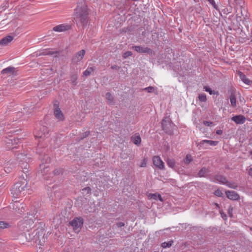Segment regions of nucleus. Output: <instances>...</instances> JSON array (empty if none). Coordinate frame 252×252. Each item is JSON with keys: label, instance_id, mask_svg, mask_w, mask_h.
Instances as JSON below:
<instances>
[{"label": "nucleus", "instance_id": "1", "mask_svg": "<svg viewBox=\"0 0 252 252\" xmlns=\"http://www.w3.org/2000/svg\"><path fill=\"white\" fill-rule=\"evenodd\" d=\"M74 19L78 27H84L87 26L89 20V12L85 4L77 5L75 9Z\"/></svg>", "mask_w": 252, "mask_h": 252}, {"label": "nucleus", "instance_id": "2", "mask_svg": "<svg viewBox=\"0 0 252 252\" xmlns=\"http://www.w3.org/2000/svg\"><path fill=\"white\" fill-rule=\"evenodd\" d=\"M223 5H221L220 7V15L223 20L227 23V20L231 21L232 18L234 17V14H231L228 17L227 16L231 13L233 10V7L231 4L234 5V0H227L223 1Z\"/></svg>", "mask_w": 252, "mask_h": 252}, {"label": "nucleus", "instance_id": "3", "mask_svg": "<svg viewBox=\"0 0 252 252\" xmlns=\"http://www.w3.org/2000/svg\"><path fill=\"white\" fill-rule=\"evenodd\" d=\"M26 186L27 183L25 182H18L16 183L11 189V193L14 197L18 198V197L25 195Z\"/></svg>", "mask_w": 252, "mask_h": 252}, {"label": "nucleus", "instance_id": "4", "mask_svg": "<svg viewBox=\"0 0 252 252\" xmlns=\"http://www.w3.org/2000/svg\"><path fill=\"white\" fill-rule=\"evenodd\" d=\"M19 142V139L13 136H9V137H5L3 140L5 148L7 150L16 148V145Z\"/></svg>", "mask_w": 252, "mask_h": 252}, {"label": "nucleus", "instance_id": "5", "mask_svg": "<svg viewBox=\"0 0 252 252\" xmlns=\"http://www.w3.org/2000/svg\"><path fill=\"white\" fill-rule=\"evenodd\" d=\"M83 222L84 220L82 218L77 217L70 221L69 224L76 233H79L81 230Z\"/></svg>", "mask_w": 252, "mask_h": 252}, {"label": "nucleus", "instance_id": "6", "mask_svg": "<svg viewBox=\"0 0 252 252\" xmlns=\"http://www.w3.org/2000/svg\"><path fill=\"white\" fill-rule=\"evenodd\" d=\"M175 125L168 118H165L162 121L163 130L167 133L171 134L173 133V128Z\"/></svg>", "mask_w": 252, "mask_h": 252}, {"label": "nucleus", "instance_id": "7", "mask_svg": "<svg viewBox=\"0 0 252 252\" xmlns=\"http://www.w3.org/2000/svg\"><path fill=\"white\" fill-rule=\"evenodd\" d=\"M9 207L20 214H23L25 211V205L19 201H14L10 203Z\"/></svg>", "mask_w": 252, "mask_h": 252}, {"label": "nucleus", "instance_id": "8", "mask_svg": "<svg viewBox=\"0 0 252 252\" xmlns=\"http://www.w3.org/2000/svg\"><path fill=\"white\" fill-rule=\"evenodd\" d=\"M48 135L49 131L48 128L45 126H42L35 132L34 135L36 138L44 139L47 137Z\"/></svg>", "mask_w": 252, "mask_h": 252}, {"label": "nucleus", "instance_id": "9", "mask_svg": "<svg viewBox=\"0 0 252 252\" xmlns=\"http://www.w3.org/2000/svg\"><path fill=\"white\" fill-rule=\"evenodd\" d=\"M86 51L82 49L77 52L73 57L71 60V64H77L84 58Z\"/></svg>", "mask_w": 252, "mask_h": 252}, {"label": "nucleus", "instance_id": "10", "mask_svg": "<svg viewBox=\"0 0 252 252\" xmlns=\"http://www.w3.org/2000/svg\"><path fill=\"white\" fill-rule=\"evenodd\" d=\"M132 48L134 49L135 51L140 53L152 54L153 53L152 50L148 47H142L140 46H134L132 47Z\"/></svg>", "mask_w": 252, "mask_h": 252}, {"label": "nucleus", "instance_id": "11", "mask_svg": "<svg viewBox=\"0 0 252 252\" xmlns=\"http://www.w3.org/2000/svg\"><path fill=\"white\" fill-rule=\"evenodd\" d=\"M153 164L160 169H164V163L158 156H154L153 158Z\"/></svg>", "mask_w": 252, "mask_h": 252}, {"label": "nucleus", "instance_id": "12", "mask_svg": "<svg viewBox=\"0 0 252 252\" xmlns=\"http://www.w3.org/2000/svg\"><path fill=\"white\" fill-rule=\"evenodd\" d=\"M225 194L227 197L232 200H238L240 199L239 195L234 191L226 190Z\"/></svg>", "mask_w": 252, "mask_h": 252}, {"label": "nucleus", "instance_id": "13", "mask_svg": "<svg viewBox=\"0 0 252 252\" xmlns=\"http://www.w3.org/2000/svg\"><path fill=\"white\" fill-rule=\"evenodd\" d=\"M70 28V26L67 24H61L53 28V30L57 32H62L67 31Z\"/></svg>", "mask_w": 252, "mask_h": 252}, {"label": "nucleus", "instance_id": "14", "mask_svg": "<svg viewBox=\"0 0 252 252\" xmlns=\"http://www.w3.org/2000/svg\"><path fill=\"white\" fill-rule=\"evenodd\" d=\"M231 120L237 124H243L246 121V118L242 115L233 116Z\"/></svg>", "mask_w": 252, "mask_h": 252}, {"label": "nucleus", "instance_id": "15", "mask_svg": "<svg viewBox=\"0 0 252 252\" xmlns=\"http://www.w3.org/2000/svg\"><path fill=\"white\" fill-rule=\"evenodd\" d=\"M13 39V36L11 35H7L0 40V45L2 46H6Z\"/></svg>", "mask_w": 252, "mask_h": 252}, {"label": "nucleus", "instance_id": "16", "mask_svg": "<svg viewBox=\"0 0 252 252\" xmlns=\"http://www.w3.org/2000/svg\"><path fill=\"white\" fill-rule=\"evenodd\" d=\"M214 179L215 180V181L222 184L224 185L225 184L227 181V180L224 176L220 174L215 175L214 176Z\"/></svg>", "mask_w": 252, "mask_h": 252}, {"label": "nucleus", "instance_id": "17", "mask_svg": "<svg viewBox=\"0 0 252 252\" xmlns=\"http://www.w3.org/2000/svg\"><path fill=\"white\" fill-rule=\"evenodd\" d=\"M238 74L239 75V77L240 78L241 80L245 84L247 85H250L252 82V81L248 78H247L246 76L241 71H239L238 72Z\"/></svg>", "mask_w": 252, "mask_h": 252}, {"label": "nucleus", "instance_id": "18", "mask_svg": "<svg viewBox=\"0 0 252 252\" xmlns=\"http://www.w3.org/2000/svg\"><path fill=\"white\" fill-rule=\"evenodd\" d=\"M54 113L55 117L59 120H63V115L59 107H57L55 109Z\"/></svg>", "mask_w": 252, "mask_h": 252}, {"label": "nucleus", "instance_id": "19", "mask_svg": "<svg viewBox=\"0 0 252 252\" xmlns=\"http://www.w3.org/2000/svg\"><path fill=\"white\" fill-rule=\"evenodd\" d=\"M131 141L135 145H139L141 141V137L138 134L136 133L131 137Z\"/></svg>", "mask_w": 252, "mask_h": 252}, {"label": "nucleus", "instance_id": "20", "mask_svg": "<svg viewBox=\"0 0 252 252\" xmlns=\"http://www.w3.org/2000/svg\"><path fill=\"white\" fill-rule=\"evenodd\" d=\"M205 143L208 144V145L211 146H216L218 144V141L209 140H203L200 142V145H203Z\"/></svg>", "mask_w": 252, "mask_h": 252}, {"label": "nucleus", "instance_id": "21", "mask_svg": "<svg viewBox=\"0 0 252 252\" xmlns=\"http://www.w3.org/2000/svg\"><path fill=\"white\" fill-rule=\"evenodd\" d=\"M229 99L231 106L233 107H235L236 106V98L234 93H231V94L229 96Z\"/></svg>", "mask_w": 252, "mask_h": 252}, {"label": "nucleus", "instance_id": "22", "mask_svg": "<svg viewBox=\"0 0 252 252\" xmlns=\"http://www.w3.org/2000/svg\"><path fill=\"white\" fill-rule=\"evenodd\" d=\"M94 70V68L93 67H88L87 69L84 71L82 74L83 77H87L89 76Z\"/></svg>", "mask_w": 252, "mask_h": 252}, {"label": "nucleus", "instance_id": "23", "mask_svg": "<svg viewBox=\"0 0 252 252\" xmlns=\"http://www.w3.org/2000/svg\"><path fill=\"white\" fill-rule=\"evenodd\" d=\"M14 67H8L5 69H3L1 73V74H12L14 73Z\"/></svg>", "mask_w": 252, "mask_h": 252}, {"label": "nucleus", "instance_id": "24", "mask_svg": "<svg viewBox=\"0 0 252 252\" xmlns=\"http://www.w3.org/2000/svg\"><path fill=\"white\" fill-rule=\"evenodd\" d=\"M106 99L108 101V103L109 104H113L114 103V97L111 94V93L108 92L106 94Z\"/></svg>", "mask_w": 252, "mask_h": 252}, {"label": "nucleus", "instance_id": "25", "mask_svg": "<svg viewBox=\"0 0 252 252\" xmlns=\"http://www.w3.org/2000/svg\"><path fill=\"white\" fill-rule=\"evenodd\" d=\"M193 160V158L191 155L187 154L184 159V164L186 165H189Z\"/></svg>", "mask_w": 252, "mask_h": 252}, {"label": "nucleus", "instance_id": "26", "mask_svg": "<svg viewBox=\"0 0 252 252\" xmlns=\"http://www.w3.org/2000/svg\"><path fill=\"white\" fill-rule=\"evenodd\" d=\"M39 168H40L41 173L43 175L46 174L47 173V172L49 171L48 166H47L45 165L40 164Z\"/></svg>", "mask_w": 252, "mask_h": 252}, {"label": "nucleus", "instance_id": "27", "mask_svg": "<svg viewBox=\"0 0 252 252\" xmlns=\"http://www.w3.org/2000/svg\"><path fill=\"white\" fill-rule=\"evenodd\" d=\"M225 185H226L228 187L233 189H237L238 188L237 184L233 182H228L227 181Z\"/></svg>", "mask_w": 252, "mask_h": 252}, {"label": "nucleus", "instance_id": "28", "mask_svg": "<svg viewBox=\"0 0 252 252\" xmlns=\"http://www.w3.org/2000/svg\"><path fill=\"white\" fill-rule=\"evenodd\" d=\"M207 169L205 167H202L198 173V176L199 177H204L207 172Z\"/></svg>", "mask_w": 252, "mask_h": 252}, {"label": "nucleus", "instance_id": "29", "mask_svg": "<svg viewBox=\"0 0 252 252\" xmlns=\"http://www.w3.org/2000/svg\"><path fill=\"white\" fill-rule=\"evenodd\" d=\"M28 222L30 224H32L33 223V220L32 219H30L29 220H24V221L22 222V224L23 225H25V224H27ZM26 227V228H27V231H29V229H31V225L29 226V227H27V226H26L25 225H24L23 227Z\"/></svg>", "mask_w": 252, "mask_h": 252}, {"label": "nucleus", "instance_id": "30", "mask_svg": "<svg viewBox=\"0 0 252 252\" xmlns=\"http://www.w3.org/2000/svg\"><path fill=\"white\" fill-rule=\"evenodd\" d=\"M78 78V75L76 73L71 75L70 77V80L73 85L75 86L76 85V80Z\"/></svg>", "mask_w": 252, "mask_h": 252}, {"label": "nucleus", "instance_id": "31", "mask_svg": "<svg viewBox=\"0 0 252 252\" xmlns=\"http://www.w3.org/2000/svg\"><path fill=\"white\" fill-rule=\"evenodd\" d=\"M50 162V159L47 155H44L42 159H41V164L45 165V164L49 163Z\"/></svg>", "mask_w": 252, "mask_h": 252}, {"label": "nucleus", "instance_id": "32", "mask_svg": "<svg viewBox=\"0 0 252 252\" xmlns=\"http://www.w3.org/2000/svg\"><path fill=\"white\" fill-rule=\"evenodd\" d=\"M173 243V241L172 240L169 241L167 242H163L161 244V247L166 248L170 247Z\"/></svg>", "mask_w": 252, "mask_h": 252}, {"label": "nucleus", "instance_id": "33", "mask_svg": "<svg viewBox=\"0 0 252 252\" xmlns=\"http://www.w3.org/2000/svg\"><path fill=\"white\" fill-rule=\"evenodd\" d=\"M9 226L10 225L9 223L4 221H0V229L6 228Z\"/></svg>", "mask_w": 252, "mask_h": 252}, {"label": "nucleus", "instance_id": "34", "mask_svg": "<svg viewBox=\"0 0 252 252\" xmlns=\"http://www.w3.org/2000/svg\"><path fill=\"white\" fill-rule=\"evenodd\" d=\"M167 165L171 168H173L175 165V161L173 159H168L167 160Z\"/></svg>", "mask_w": 252, "mask_h": 252}, {"label": "nucleus", "instance_id": "35", "mask_svg": "<svg viewBox=\"0 0 252 252\" xmlns=\"http://www.w3.org/2000/svg\"><path fill=\"white\" fill-rule=\"evenodd\" d=\"M59 54V51H45L43 53V54L44 55H56V57L57 56V55H58Z\"/></svg>", "mask_w": 252, "mask_h": 252}, {"label": "nucleus", "instance_id": "36", "mask_svg": "<svg viewBox=\"0 0 252 252\" xmlns=\"http://www.w3.org/2000/svg\"><path fill=\"white\" fill-rule=\"evenodd\" d=\"M198 99L201 102H206L207 100L206 95L205 94H200L198 96Z\"/></svg>", "mask_w": 252, "mask_h": 252}, {"label": "nucleus", "instance_id": "37", "mask_svg": "<svg viewBox=\"0 0 252 252\" xmlns=\"http://www.w3.org/2000/svg\"><path fill=\"white\" fill-rule=\"evenodd\" d=\"M82 193L84 195H87L91 193V189L90 187H87L82 189Z\"/></svg>", "mask_w": 252, "mask_h": 252}, {"label": "nucleus", "instance_id": "38", "mask_svg": "<svg viewBox=\"0 0 252 252\" xmlns=\"http://www.w3.org/2000/svg\"><path fill=\"white\" fill-rule=\"evenodd\" d=\"M204 89L206 92H208L210 94H216L215 92L214 91H212V89L209 87L204 86Z\"/></svg>", "mask_w": 252, "mask_h": 252}, {"label": "nucleus", "instance_id": "39", "mask_svg": "<svg viewBox=\"0 0 252 252\" xmlns=\"http://www.w3.org/2000/svg\"><path fill=\"white\" fill-rule=\"evenodd\" d=\"M20 164L22 168H24V169L28 170L29 165L27 162L24 163L22 162L21 163H20Z\"/></svg>", "mask_w": 252, "mask_h": 252}, {"label": "nucleus", "instance_id": "40", "mask_svg": "<svg viewBox=\"0 0 252 252\" xmlns=\"http://www.w3.org/2000/svg\"><path fill=\"white\" fill-rule=\"evenodd\" d=\"M132 53L131 51H128L123 54V57L124 59H126L128 57L132 56Z\"/></svg>", "mask_w": 252, "mask_h": 252}, {"label": "nucleus", "instance_id": "41", "mask_svg": "<svg viewBox=\"0 0 252 252\" xmlns=\"http://www.w3.org/2000/svg\"><path fill=\"white\" fill-rule=\"evenodd\" d=\"M155 88L153 87L149 86L143 89L144 91H147L148 93H152L155 90Z\"/></svg>", "mask_w": 252, "mask_h": 252}, {"label": "nucleus", "instance_id": "42", "mask_svg": "<svg viewBox=\"0 0 252 252\" xmlns=\"http://www.w3.org/2000/svg\"><path fill=\"white\" fill-rule=\"evenodd\" d=\"M214 194L217 196L221 197L223 194L220 189H218L215 191Z\"/></svg>", "mask_w": 252, "mask_h": 252}, {"label": "nucleus", "instance_id": "43", "mask_svg": "<svg viewBox=\"0 0 252 252\" xmlns=\"http://www.w3.org/2000/svg\"><path fill=\"white\" fill-rule=\"evenodd\" d=\"M158 193L150 194V196H151V198L154 199L155 200H157L158 197Z\"/></svg>", "mask_w": 252, "mask_h": 252}, {"label": "nucleus", "instance_id": "44", "mask_svg": "<svg viewBox=\"0 0 252 252\" xmlns=\"http://www.w3.org/2000/svg\"><path fill=\"white\" fill-rule=\"evenodd\" d=\"M89 134H90L89 131H87L84 132L82 134V135L81 136V139H83L85 137H87L89 135Z\"/></svg>", "mask_w": 252, "mask_h": 252}, {"label": "nucleus", "instance_id": "45", "mask_svg": "<svg viewBox=\"0 0 252 252\" xmlns=\"http://www.w3.org/2000/svg\"><path fill=\"white\" fill-rule=\"evenodd\" d=\"M115 225L118 227H122L125 225V223L123 222H118L115 224Z\"/></svg>", "mask_w": 252, "mask_h": 252}, {"label": "nucleus", "instance_id": "46", "mask_svg": "<svg viewBox=\"0 0 252 252\" xmlns=\"http://www.w3.org/2000/svg\"><path fill=\"white\" fill-rule=\"evenodd\" d=\"M203 124H204V125L205 126H211L213 124V123L211 122H209V121H204L203 122Z\"/></svg>", "mask_w": 252, "mask_h": 252}, {"label": "nucleus", "instance_id": "47", "mask_svg": "<svg viewBox=\"0 0 252 252\" xmlns=\"http://www.w3.org/2000/svg\"><path fill=\"white\" fill-rule=\"evenodd\" d=\"M62 172L61 169H56L54 171V174L55 175H59Z\"/></svg>", "mask_w": 252, "mask_h": 252}, {"label": "nucleus", "instance_id": "48", "mask_svg": "<svg viewBox=\"0 0 252 252\" xmlns=\"http://www.w3.org/2000/svg\"><path fill=\"white\" fill-rule=\"evenodd\" d=\"M111 68L113 70H118L120 68V67L117 65H113L111 66Z\"/></svg>", "mask_w": 252, "mask_h": 252}, {"label": "nucleus", "instance_id": "49", "mask_svg": "<svg viewBox=\"0 0 252 252\" xmlns=\"http://www.w3.org/2000/svg\"><path fill=\"white\" fill-rule=\"evenodd\" d=\"M146 165V160L144 158L140 165V167H145Z\"/></svg>", "mask_w": 252, "mask_h": 252}, {"label": "nucleus", "instance_id": "50", "mask_svg": "<svg viewBox=\"0 0 252 252\" xmlns=\"http://www.w3.org/2000/svg\"><path fill=\"white\" fill-rule=\"evenodd\" d=\"M209 1V2L211 3L214 8H216V5H215V1L214 0H208Z\"/></svg>", "mask_w": 252, "mask_h": 252}, {"label": "nucleus", "instance_id": "51", "mask_svg": "<svg viewBox=\"0 0 252 252\" xmlns=\"http://www.w3.org/2000/svg\"><path fill=\"white\" fill-rule=\"evenodd\" d=\"M216 133L218 135H220L222 133V131L221 130H217Z\"/></svg>", "mask_w": 252, "mask_h": 252}, {"label": "nucleus", "instance_id": "52", "mask_svg": "<svg viewBox=\"0 0 252 252\" xmlns=\"http://www.w3.org/2000/svg\"><path fill=\"white\" fill-rule=\"evenodd\" d=\"M158 199L160 201H163V199H162V198L160 194H158Z\"/></svg>", "mask_w": 252, "mask_h": 252}, {"label": "nucleus", "instance_id": "53", "mask_svg": "<svg viewBox=\"0 0 252 252\" xmlns=\"http://www.w3.org/2000/svg\"><path fill=\"white\" fill-rule=\"evenodd\" d=\"M249 174L252 176V167L250 168L249 170Z\"/></svg>", "mask_w": 252, "mask_h": 252}, {"label": "nucleus", "instance_id": "54", "mask_svg": "<svg viewBox=\"0 0 252 252\" xmlns=\"http://www.w3.org/2000/svg\"><path fill=\"white\" fill-rule=\"evenodd\" d=\"M214 205H215L217 207L219 208V205L218 203H214Z\"/></svg>", "mask_w": 252, "mask_h": 252}, {"label": "nucleus", "instance_id": "55", "mask_svg": "<svg viewBox=\"0 0 252 252\" xmlns=\"http://www.w3.org/2000/svg\"><path fill=\"white\" fill-rule=\"evenodd\" d=\"M3 183L2 182H0V187H1Z\"/></svg>", "mask_w": 252, "mask_h": 252}, {"label": "nucleus", "instance_id": "56", "mask_svg": "<svg viewBox=\"0 0 252 252\" xmlns=\"http://www.w3.org/2000/svg\"><path fill=\"white\" fill-rule=\"evenodd\" d=\"M33 218H34V219L37 218V217H35V215H34V216H33Z\"/></svg>", "mask_w": 252, "mask_h": 252}, {"label": "nucleus", "instance_id": "57", "mask_svg": "<svg viewBox=\"0 0 252 252\" xmlns=\"http://www.w3.org/2000/svg\"><path fill=\"white\" fill-rule=\"evenodd\" d=\"M33 218H34V219L37 218V217H35V215H34V216H33Z\"/></svg>", "mask_w": 252, "mask_h": 252}, {"label": "nucleus", "instance_id": "58", "mask_svg": "<svg viewBox=\"0 0 252 252\" xmlns=\"http://www.w3.org/2000/svg\"><path fill=\"white\" fill-rule=\"evenodd\" d=\"M29 215H31V214H30V213H29ZM34 214H31V216H34Z\"/></svg>", "mask_w": 252, "mask_h": 252}, {"label": "nucleus", "instance_id": "59", "mask_svg": "<svg viewBox=\"0 0 252 252\" xmlns=\"http://www.w3.org/2000/svg\"><path fill=\"white\" fill-rule=\"evenodd\" d=\"M250 230H251V231H252V227H251L250 228Z\"/></svg>", "mask_w": 252, "mask_h": 252}, {"label": "nucleus", "instance_id": "60", "mask_svg": "<svg viewBox=\"0 0 252 252\" xmlns=\"http://www.w3.org/2000/svg\"><path fill=\"white\" fill-rule=\"evenodd\" d=\"M21 113H19V116H20V115H21Z\"/></svg>", "mask_w": 252, "mask_h": 252}, {"label": "nucleus", "instance_id": "61", "mask_svg": "<svg viewBox=\"0 0 252 252\" xmlns=\"http://www.w3.org/2000/svg\"><path fill=\"white\" fill-rule=\"evenodd\" d=\"M250 154L252 155V151L250 152Z\"/></svg>", "mask_w": 252, "mask_h": 252}]
</instances>
